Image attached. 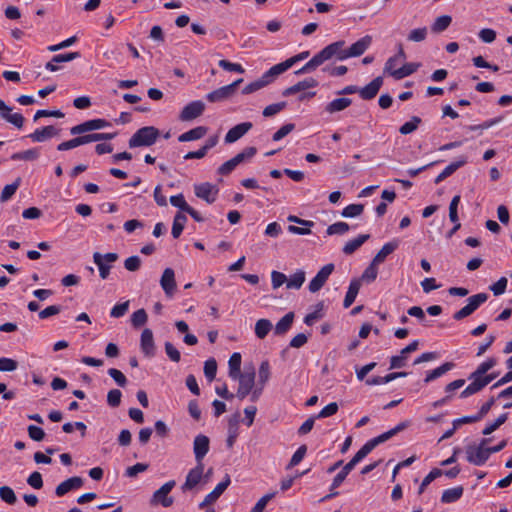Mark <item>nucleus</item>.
<instances>
[{"mask_svg": "<svg viewBox=\"0 0 512 512\" xmlns=\"http://www.w3.org/2000/svg\"><path fill=\"white\" fill-rule=\"evenodd\" d=\"M305 282V272L303 270H297L293 275L287 278L286 288L287 289H300Z\"/></svg>", "mask_w": 512, "mask_h": 512, "instance_id": "obj_39", "label": "nucleus"}, {"mask_svg": "<svg viewBox=\"0 0 512 512\" xmlns=\"http://www.w3.org/2000/svg\"><path fill=\"white\" fill-rule=\"evenodd\" d=\"M84 480L79 476H74L61 482L55 489V494L62 497L68 492L79 489L83 486Z\"/></svg>", "mask_w": 512, "mask_h": 512, "instance_id": "obj_20", "label": "nucleus"}, {"mask_svg": "<svg viewBox=\"0 0 512 512\" xmlns=\"http://www.w3.org/2000/svg\"><path fill=\"white\" fill-rule=\"evenodd\" d=\"M463 491L462 486L447 489L442 493L441 501L443 503H453L461 498Z\"/></svg>", "mask_w": 512, "mask_h": 512, "instance_id": "obj_40", "label": "nucleus"}, {"mask_svg": "<svg viewBox=\"0 0 512 512\" xmlns=\"http://www.w3.org/2000/svg\"><path fill=\"white\" fill-rule=\"evenodd\" d=\"M487 299L488 294L486 293H478L472 295L468 298L467 306L470 308L472 313H474L480 307V305L487 301Z\"/></svg>", "mask_w": 512, "mask_h": 512, "instance_id": "obj_45", "label": "nucleus"}, {"mask_svg": "<svg viewBox=\"0 0 512 512\" xmlns=\"http://www.w3.org/2000/svg\"><path fill=\"white\" fill-rule=\"evenodd\" d=\"M108 374L120 387H125L127 384L126 376L116 368H110Z\"/></svg>", "mask_w": 512, "mask_h": 512, "instance_id": "obj_63", "label": "nucleus"}, {"mask_svg": "<svg viewBox=\"0 0 512 512\" xmlns=\"http://www.w3.org/2000/svg\"><path fill=\"white\" fill-rule=\"evenodd\" d=\"M217 373V362L214 358H210L204 363V374L209 381L215 379Z\"/></svg>", "mask_w": 512, "mask_h": 512, "instance_id": "obj_54", "label": "nucleus"}, {"mask_svg": "<svg viewBox=\"0 0 512 512\" xmlns=\"http://www.w3.org/2000/svg\"><path fill=\"white\" fill-rule=\"evenodd\" d=\"M370 238L369 234H361L358 237L348 241L342 248V251L345 255H351L356 250H358L368 239Z\"/></svg>", "mask_w": 512, "mask_h": 512, "instance_id": "obj_31", "label": "nucleus"}, {"mask_svg": "<svg viewBox=\"0 0 512 512\" xmlns=\"http://www.w3.org/2000/svg\"><path fill=\"white\" fill-rule=\"evenodd\" d=\"M242 82H243V79L239 78L229 85L222 86V87L208 93L206 95V99L211 103L221 102L226 99H229L230 97H232L235 94L237 87Z\"/></svg>", "mask_w": 512, "mask_h": 512, "instance_id": "obj_7", "label": "nucleus"}, {"mask_svg": "<svg viewBox=\"0 0 512 512\" xmlns=\"http://www.w3.org/2000/svg\"><path fill=\"white\" fill-rule=\"evenodd\" d=\"M272 328H273V325L270 320L264 319V318L259 319L255 323V335L259 339H264L268 335V333L271 331Z\"/></svg>", "mask_w": 512, "mask_h": 512, "instance_id": "obj_41", "label": "nucleus"}, {"mask_svg": "<svg viewBox=\"0 0 512 512\" xmlns=\"http://www.w3.org/2000/svg\"><path fill=\"white\" fill-rule=\"evenodd\" d=\"M39 157V151L36 148L28 149L22 152L14 153L11 156L12 160H25V161H32L36 160Z\"/></svg>", "mask_w": 512, "mask_h": 512, "instance_id": "obj_47", "label": "nucleus"}, {"mask_svg": "<svg viewBox=\"0 0 512 512\" xmlns=\"http://www.w3.org/2000/svg\"><path fill=\"white\" fill-rule=\"evenodd\" d=\"M294 320V313L289 312L286 315H284L276 324L274 333L276 335H283L285 334L292 326Z\"/></svg>", "mask_w": 512, "mask_h": 512, "instance_id": "obj_35", "label": "nucleus"}, {"mask_svg": "<svg viewBox=\"0 0 512 512\" xmlns=\"http://www.w3.org/2000/svg\"><path fill=\"white\" fill-rule=\"evenodd\" d=\"M267 81L263 79V77L261 76L259 79L249 83L248 85H246L243 89H242V93L243 94H250V93H253V92H256L262 88H264L265 86H267Z\"/></svg>", "mask_w": 512, "mask_h": 512, "instance_id": "obj_56", "label": "nucleus"}, {"mask_svg": "<svg viewBox=\"0 0 512 512\" xmlns=\"http://www.w3.org/2000/svg\"><path fill=\"white\" fill-rule=\"evenodd\" d=\"M231 483L230 476L225 475L224 479L216 485V487L205 496L203 501L199 504V508L203 509L215 503L219 497L224 493Z\"/></svg>", "mask_w": 512, "mask_h": 512, "instance_id": "obj_13", "label": "nucleus"}, {"mask_svg": "<svg viewBox=\"0 0 512 512\" xmlns=\"http://www.w3.org/2000/svg\"><path fill=\"white\" fill-rule=\"evenodd\" d=\"M159 137V130L153 126L138 129L129 139V147H142L153 145Z\"/></svg>", "mask_w": 512, "mask_h": 512, "instance_id": "obj_2", "label": "nucleus"}, {"mask_svg": "<svg viewBox=\"0 0 512 512\" xmlns=\"http://www.w3.org/2000/svg\"><path fill=\"white\" fill-rule=\"evenodd\" d=\"M148 316L144 309H139L131 315V323L135 328L143 326L147 322Z\"/></svg>", "mask_w": 512, "mask_h": 512, "instance_id": "obj_55", "label": "nucleus"}, {"mask_svg": "<svg viewBox=\"0 0 512 512\" xmlns=\"http://www.w3.org/2000/svg\"><path fill=\"white\" fill-rule=\"evenodd\" d=\"M140 347L144 355L151 358L155 355V343L153 332L149 328H145L141 333Z\"/></svg>", "mask_w": 512, "mask_h": 512, "instance_id": "obj_21", "label": "nucleus"}, {"mask_svg": "<svg viewBox=\"0 0 512 512\" xmlns=\"http://www.w3.org/2000/svg\"><path fill=\"white\" fill-rule=\"evenodd\" d=\"M194 192L198 198L206 201L208 204H212L216 201L218 188L209 182H205L195 185Z\"/></svg>", "mask_w": 512, "mask_h": 512, "instance_id": "obj_14", "label": "nucleus"}, {"mask_svg": "<svg viewBox=\"0 0 512 512\" xmlns=\"http://www.w3.org/2000/svg\"><path fill=\"white\" fill-rule=\"evenodd\" d=\"M496 378L495 374H488L481 379H477L476 382H471L460 394L461 398H467L473 394L481 391L485 386H487L491 381Z\"/></svg>", "mask_w": 512, "mask_h": 512, "instance_id": "obj_18", "label": "nucleus"}, {"mask_svg": "<svg viewBox=\"0 0 512 512\" xmlns=\"http://www.w3.org/2000/svg\"><path fill=\"white\" fill-rule=\"evenodd\" d=\"M383 85V78L378 76L374 78L369 84L359 89V95L363 100H371L376 97L380 88Z\"/></svg>", "mask_w": 512, "mask_h": 512, "instance_id": "obj_22", "label": "nucleus"}, {"mask_svg": "<svg viewBox=\"0 0 512 512\" xmlns=\"http://www.w3.org/2000/svg\"><path fill=\"white\" fill-rule=\"evenodd\" d=\"M186 222H187L186 215L183 214L182 212H177L176 215L174 216L172 230H171V234H172L173 238L177 239L180 237V235L182 234V232L184 230Z\"/></svg>", "mask_w": 512, "mask_h": 512, "instance_id": "obj_36", "label": "nucleus"}, {"mask_svg": "<svg viewBox=\"0 0 512 512\" xmlns=\"http://www.w3.org/2000/svg\"><path fill=\"white\" fill-rule=\"evenodd\" d=\"M176 482L174 480H170L163 484L158 490L153 493V496L150 500L152 505L161 504L163 507H170L174 500L172 497L168 496L171 490L175 487Z\"/></svg>", "mask_w": 512, "mask_h": 512, "instance_id": "obj_9", "label": "nucleus"}, {"mask_svg": "<svg viewBox=\"0 0 512 512\" xmlns=\"http://www.w3.org/2000/svg\"><path fill=\"white\" fill-rule=\"evenodd\" d=\"M0 498L7 504L13 505L17 501L14 490L9 486L0 487Z\"/></svg>", "mask_w": 512, "mask_h": 512, "instance_id": "obj_53", "label": "nucleus"}, {"mask_svg": "<svg viewBox=\"0 0 512 512\" xmlns=\"http://www.w3.org/2000/svg\"><path fill=\"white\" fill-rule=\"evenodd\" d=\"M351 103L352 100L350 98H337L332 100L325 106V111L328 112L329 114L340 112L348 108L351 105Z\"/></svg>", "mask_w": 512, "mask_h": 512, "instance_id": "obj_33", "label": "nucleus"}, {"mask_svg": "<svg viewBox=\"0 0 512 512\" xmlns=\"http://www.w3.org/2000/svg\"><path fill=\"white\" fill-rule=\"evenodd\" d=\"M210 440L207 436L199 434L193 441V452L195 455L196 463H203V459L209 452Z\"/></svg>", "mask_w": 512, "mask_h": 512, "instance_id": "obj_15", "label": "nucleus"}, {"mask_svg": "<svg viewBox=\"0 0 512 512\" xmlns=\"http://www.w3.org/2000/svg\"><path fill=\"white\" fill-rule=\"evenodd\" d=\"M203 471H204V464L203 463H196V466L189 470L188 474L186 475L185 482L181 486V490L183 492L190 491L194 489L198 484H200L203 480Z\"/></svg>", "mask_w": 512, "mask_h": 512, "instance_id": "obj_12", "label": "nucleus"}, {"mask_svg": "<svg viewBox=\"0 0 512 512\" xmlns=\"http://www.w3.org/2000/svg\"><path fill=\"white\" fill-rule=\"evenodd\" d=\"M59 134V130L54 126H46L41 129H36L33 133H31L28 137L31 138L33 142H44L49 138L57 136Z\"/></svg>", "mask_w": 512, "mask_h": 512, "instance_id": "obj_26", "label": "nucleus"}, {"mask_svg": "<svg viewBox=\"0 0 512 512\" xmlns=\"http://www.w3.org/2000/svg\"><path fill=\"white\" fill-rule=\"evenodd\" d=\"M489 441L490 439L483 438L478 445H467L465 449L467 461L476 466L483 465L490 457L486 447Z\"/></svg>", "mask_w": 512, "mask_h": 512, "instance_id": "obj_3", "label": "nucleus"}, {"mask_svg": "<svg viewBox=\"0 0 512 512\" xmlns=\"http://www.w3.org/2000/svg\"><path fill=\"white\" fill-rule=\"evenodd\" d=\"M252 128L251 122H243L232 127L225 135L226 143H234Z\"/></svg>", "mask_w": 512, "mask_h": 512, "instance_id": "obj_23", "label": "nucleus"}, {"mask_svg": "<svg viewBox=\"0 0 512 512\" xmlns=\"http://www.w3.org/2000/svg\"><path fill=\"white\" fill-rule=\"evenodd\" d=\"M286 282L287 277L284 273L275 270L271 272V284L273 289L280 288Z\"/></svg>", "mask_w": 512, "mask_h": 512, "instance_id": "obj_60", "label": "nucleus"}, {"mask_svg": "<svg viewBox=\"0 0 512 512\" xmlns=\"http://www.w3.org/2000/svg\"><path fill=\"white\" fill-rule=\"evenodd\" d=\"M122 393L119 389H112L107 394V404L110 407L116 408L121 403Z\"/></svg>", "mask_w": 512, "mask_h": 512, "instance_id": "obj_59", "label": "nucleus"}, {"mask_svg": "<svg viewBox=\"0 0 512 512\" xmlns=\"http://www.w3.org/2000/svg\"><path fill=\"white\" fill-rule=\"evenodd\" d=\"M130 301L127 300L125 302L116 304L110 311V316L113 318L123 317L129 309Z\"/></svg>", "mask_w": 512, "mask_h": 512, "instance_id": "obj_58", "label": "nucleus"}, {"mask_svg": "<svg viewBox=\"0 0 512 512\" xmlns=\"http://www.w3.org/2000/svg\"><path fill=\"white\" fill-rule=\"evenodd\" d=\"M141 258L137 255L130 256L124 261V267L130 272H135L140 269Z\"/></svg>", "mask_w": 512, "mask_h": 512, "instance_id": "obj_62", "label": "nucleus"}, {"mask_svg": "<svg viewBox=\"0 0 512 512\" xmlns=\"http://www.w3.org/2000/svg\"><path fill=\"white\" fill-rule=\"evenodd\" d=\"M443 474V471L439 468L432 469L429 474L423 479L420 487L418 489V494H422L426 487L436 478L440 477Z\"/></svg>", "mask_w": 512, "mask_h": 512, "instance_id": "obj_49", "label": "nucleus"}, {"mask_svg": "<svg viewBox=\"0 0 512 512\" xmlns=\"http://www.w3.org/2000/svg\"><path fill=\"white\" fill-rule=\"evenodd\" d=\"M422 122L421 118L418 116L411 117L410 121L404 123L400 128L399 132L402 135H408L414 132L419 124Z\"/></svg>", "mask_w": 512, "mask_h": 512, "instance_id": "obj_46", "label": "nucleus"}, {"mask_svg": "<svg viewBox=\"0 0 512 512\" xmlns=\"http://www.w3.org/2000/svg\"><path fill=\"white\" fill-rule=\"evenodd\" d=\"M18 367V362L11 358L2 357L0 358V371L1 372H12Z\"/></svg>", "mask_w": 512, "mask_h": 512, "instance_id": "obj_61", "label": "nucleus"}, {"mask_svg": "<svg viewBox=\"0 0 512 512\" xmlns=\"http://www.w3.org/2000/svg\"><path fill=\"white\" fill-rule=\"evenodd\" d=\"M408 426L407 422H401L396 427L380 434L377 437H374L367 441L360 450L354 455L353 458L357 460L359 463L362 459H364L374 448L378 445L388 441L393 436H395L400 431L404 430Z\"/></svg>", "mask_w": 512, "mask_h": 512, "instance_id": "obj_1", "label": "nucleus"}, {"mask_svg": "<svg viewBox=\"0 0 512 512\" xmlns=\"http://www.w3.org/2000/svg\"><path fill=\"white\" fill-rule=\"evenodd\" d=\"M241 354L238 352L233 353L230 356L228 366H229V376L232 379H236L237 375L241 374Z\"/></svg>", "mask_w": 512, "mask_h": 512, "instance_id": "obj_37", "label": "nucleus"}, {"mask_svg": "<svg viewBox=\"0 0 512 512\" xmlns=\"http://www.w3.org/2000/svg\"><path fill=\"white\" fill-rule=\"evenodd\" d=\"M286 106H287V103L284 101L270 104L264 108L262 114L264 117H271V116H274L275 114L281 112L283 109L286 108Z\"/></svg>", "mask_w": 512, "mask_h": 512, "instance_id": "obj_57", "label": "nucleus"}, {"mask_svg": "<svg viewBox=\"0 0 512 512\" xmlns=\"http://www.w3.org/2000/svg\"><path fill=\"white\" fill-rule=\"evenodd\" d=\"M205 111V103L201 100H196L188 103L181 110L178 119L182 122L192 121L200 117Z\"/></svg>", "mask_w": 512, "mask_h": 512, "instance_id": "obj_10", "label": "nucleus"}, {"mask_svg": "<svg viewBox=\"0 0 512 512\" xmlns=\"http://www.w3.org/2000/svg\"><path fill=\"white\" fill-rule=\"evenodd\" d=\"M289 68V63L285 60L279 64L272 66L268 71H266L262 77L267 81V84L272 83L279 75L287 71Z\"/></svg>", "mask_w": 512, "mask_h": 512, "instance_id": "obj_29", "label": "nucleus"}, {"mask_svg": "<svg viewBox=\"0 0 512 512\" xmlns=\"http://www.w3.org/2000/svg\"><path fill=\"white\" fill-rule=\"evenodd\" d=\"M350 229L346 222H336L328 226L326 233L327 235H343Z\"/></svg>", "mask_w": 512, "mask_h": 512, "instance_id": "obj_51", "label": "nucleus"}, {"mask_svg": "<svg viewBox=\"0 0 512 512\" xmlns=\"http://www.w3.org/2000/svg\"><path fill=\"white\" fill-rule=\"evenodd\" d=\"M452 18L449 15H442L434 21L431 26V30L434 33H441L445 31L451 24Z\"/></svg>", "mask_w": 512, "mask_h": 512, "instance_id": "obj_43", "label": "nucleus"}, {"mask_svg": "<svg viewBox=\"0 0 512 512\" xmlns=\"http://www.w3.org/2000/svg\"><path fill=\"white\" fill-rule=\"evenodd\" d=\"M257 152V149L255 147H246L243 149L240 153L235 155L232 159L238 166L240 163L251 159Z\"/></svg>", "mask_w": 512, "mask_h": 512, "instance_id": "obj_52", "label": "nucleus"}, {"mask_svg": "<svg viewBox=\"0 0 512 512\" xmlns=\"http://www.w3.org/2000/svg\"><path fill=\"white\" fill-rule=\"evenodd\" d=\"M363 211V204H350L342 210L341 215L345 218H352L361 215Z\"/></svg>", "mask_w": 512, "mask_h": 512, "instance_id": "obj_50", "label": "nucleus"}, {"mask_svg": "<svg viewBox=\"0 0 512 512\" xmlns=\"http://www.w3.org/2000/svg\"><path fill=\"white\" fill-rule=\"evenodd\" d=\"M271 377L270 364L268 360H264L261 362L258 369V382L256 384L255 389L252 392V396L250 400L252 402H256L263 393L264 387L267 384Z\"/></svg>", "mask_w": 512, "mask_h": 512, "instance_id": "obj_6", "label": "nucleus"}, {"mask_svg": "<svg viewBox=\"0 0 512 512\" xmlns=\"http://www.w3.org/2000/svg\"><path fill=\"white\" fill-rule=\"evenodd\" d=\"M90 131H95L93 119L85 121L83 123H80L76 126H73L70 129V134L71 135H81V134H84V133L90 132Z\"/></svg>", "mask_w": 512, "mask_h": 512, "instance_id": "obj_48", "label": "nucleus"}, {"mask_svg": "<svg viewBox=\"0 0 512 512\" xmlns=\"http://www.w3.org/2000/svg\"><path fill=\"white\" fill-rule=\"evenodd\" d=\"M160 285L167 296H171L176 288L175 273L171 268H166L160 279Z\"/></svg>", "mask_w": 512, "mask_h": 512, "instance_id": "obj_24", "label": "nucleus"}, {"mask_svg": "<svg viewBox=\"0 0 512 512\" xmlns=\"http://www.w3.org/2000/svg\"><path fill=\"white\" fill-rule=\"evenodd\" d=\"M334 264L329 263L324 265L316 274V276L310 281L308 289L311 293L318 292L326 283L329 276L334 271Z\"/></svg>", "mask_w": 512, "mask_h": 512, "instance_id": "obj_11", "label": "nucleus"}, {"mask_svg": "<svg viewBox=\"0 0 512 512\" xmlns=\"http://www.w3.org/2000/svg\"><path fill=\"white\" fill-rule=\"evenodd\" d=\"M318 86V82L314 78H306L303 81H299L298 83L286 88L283 92V96H290L299 92H303L307 89L314 88Z\"/></svg>", "mask_w": 512, "mask_h": 512, "instance_id": "obj_25", "label": "nucleus"}, {"mask_svg": "<svg viewBox=\"0 0 512 512\" xmlns=\"http://www.w3.org/2000/svg\"><path fill=\"white\" fill-rule=\"evenodd\" d=\"M467 163L466 157L462 156L457 161L450 163L434 180L435 184H439L447 177L451 176L455 171Z\"/></svg>", "mask_w": 512, "mask_h": 512, "instance_id": "obj_28", "label": "nucleus"}, {"mask_svg": "<svg viewBox=\"0 0 512 512\" xmlns=\"http://www.w3.org/2000/svg\"><path fill=\"white\" fill-rule=\"evenodd\" d=\"M345 41L339 40L336 42H333L323 48L317 55L324 63L325 61H328L332 59L333 57L337 58L338 60H345L347 57H344L346 53V49H344Z\"/></svg>", "mask_w": 512, "mask_h": 512, "instance_id": "obj_8", "label": "nucleus"}, {"mask_svg": "<svg viewBox=\"0 0 512 512\" xmlns=\"http://www.w3.org/2000/svg\"><path fill=\"white\" fill-rule=\"evenodd\" d=\"M418 68L419 64L417 63H405L402 67L398 68L397 71L393 73V77L396 80L403 79L413 74Z\"/></svg>", "mask_w": 512, "mask_h": 512, "instance_id": "obj_42", "label": "nucleus"}, {"mask_svg": "<svg viewBox=\"0 0 512 512\" xmlns=\"http://www.w3.org/2000/svg\"><path fill=\"white\" fill-rule=\"evenodd\" d=\"M495 364L496 361L493 358H490L485 362L481 363L477 367V369L470 374L469 380H471V382H476L477 379L479 380L483 378L484 376H486V373L495 366Z\"/></svg>", "mask_w": 512, "mask_h": 512, "instance_id": "obj_34", "label": "nucleus"}, {"mask_svg": "<svg viewBox=\"0 0 512 512\" xmlns=\"http://www.w3.org/2000/svg\"><path fill=\"white\" fill-rule=\"evenodd\" d=\"M0 116L5 121L11 123L16 128L21 129L24 125V117L20 113H12V108L0 99Z\"/></svg>", "mask_w": 512, "mask_h": 512, "instance_id": "obj_16", "label": "nucleus"}, {"mask_svg": "<svg viewBox=\"0 0 512 512\" xmlns=\"http://www.w3.org/2000/svg\"><path fill=\"white\" fill-rule=\"evenodd\" d=\"M275 496V493H268L261 497L250 512H263L268 502Z\"/></svg>", "mask_w": 512, "mask_h": 512, "instance_id": "obj_64", "label": "nucleus"}, {"mask_svg": "<svg viewBox=\"0 0 512 512\" xmlns=\"http://www.w3.org/2000/svg\"><path fill=\"white\" fill-rule=\"evenodd\" d=\"M118 258V254L114 252H109L104 255L99 252H94L93 261L97 265L99 275L103 280L108 278L112 268L111 263L117 261Z\"/></svg>", "mask_w": 512, "mask_h": 512, "instance_id": "obj_5", "label": "nucleus"}, {"mask_svg": "<svg viewBox=\"0 0 512 512\" xmlns=\"http://www.w3.org/2000/svg\"><path fill=\"white\" fill-rule=\"evenodd\" d=\"M239 382L236 397L240 400L245 399L248 395L252 396V392L256 387L255 384V371L251 369L250 372H244L237 375L236 379Z\"/></svg>", "mask_w": 512, "mask_h": 512, "instance_id": "obj_4", "label": "nucleus"}, {"mask_svg": "<svg viewBox=\"0 0 512 512\" xmlns=\"http://www.w3.org/2000/svg\"><path fill=\"white\" fill-rule=\"evenodd\" d=\"M360 287H361V282L359 279H353L350 282L347 293H346L344 301H343V306L345 308H348L353 304V302L355 301V299L359 293Z\"/></svg>", "mask_w": 512, "mask_h": 512, "instance_id": "obj_32", "label": "nucleus"}, {"mask_svg": "<svg viewBox=\"0 0 512 512\" xmlns=\"http://www.w3.org/2000/svg\"><path fill=\"white\" fill-rule=\"evenodd\" d=\"M20 183L21 178L18 177L12 184L6 185L1 192L0 201H8L15 194L16 190L20 186Z\"/></svg>", "mask_w": 512, "mask_h": 512, "instance_id": "obj_44", "label": "nucleus"}, {"mask_svg": "<svg viewBox=\"0 0 512 512\" xmlns=\"http://www.w3.org/2000/svg\"><path fill=\"white\" fill-rule=\"evenodd\" d=\"M399 246V240H392L382 246V248L377 252L372 261L374 264H381L385 261L386 257L393 253Z\"/></svg>", "mask_w": 512, "mask_h": 512, "instance_id": "obj_27", "label": "nucleus"}, {"mask_svg": "<svg viewBox=\"0 0 512 512\" xmlns=\"http://www.w3.org/2000/svg\"><path fill=\"white\" fill-rule=\"evenodd\" d=\"M419 342L414 340L400 351V355L392 356L390 359V369L402 368L405 366L407 354L418 349Z\"/></svg>", "mask_w": 512, "mask_h": 512, "instance_id": "obj_19", "label": "nucleus"}, {"mask_svg": "<svg viewBox=\"0 0 512 512\" xmlns=\"http://www.w3.org/2000/svg\"><path fill=\"white\" fill-rule=\"evenodd\" d=\"M208 128L205 126H197L178 137L179 142H188L199 140L207 134Z\"/></svg>", "mask_w": 512, "mask_h": 512, "instance_id": "obj_30", "label": "nucleus"}, {"mask_svg": "<svg viewBox=\"0 0 512 512\" xmlns=\"http://www.w3.org/2000/svg\"><path fill=\"white\" fill-rule=\"evenodd\" d=\"M453 367H454V363H452V362H446V363L442 364L441 366L437 367L436 369L428 372L424 379V382L429 383V382L441 377L442 375H444L445 373L450 371Z\"/></svg>", "mask_w": 512, "mask_h": 512, "instance_id": "obj_38", "label": "nucleus"}, {"mask_svg": "<svg viewBox=\"0 0 512 512\" xmlns=\"http://www.w3.org/2000/svg\"><path fill=\"white\" fill-rule=\"evenodd\" d=\"M371 43L372 37L370 35L362 37L346 49L344 57L350 58L361 56L370 47Z\"/></svg>", "mask_w": 512, "mask_h": 512, "instance_id": "obj_17", "label": "nucleus"}]
</instances>
